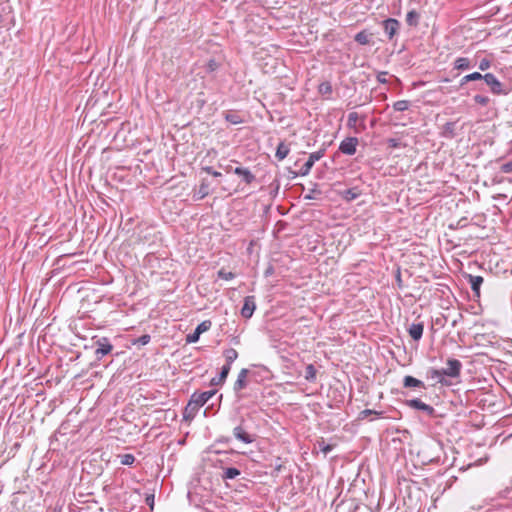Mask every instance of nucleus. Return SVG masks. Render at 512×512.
I'll return each instance as SVG.
<instances>
[{
    "instance_id": "nucleus-1",
    "label": "nucleus",
    "mask_w": 512,
    "mask_h": 512,
    "mask_svg": "<svg viewBox=\"0 0 512 512\" xmlns=\"http://www.w3.org/2000/svg\"><path fill=\"white\" fill-rule=\"evenodd\" d=\"M216 393L217 390L215 389L205 392H194L183 410V419L187 422L192 421L198 410L204 406L208 400L211 399Z\"/></svg>"
},
{
    "instance_id": "nucleus-2",
    "label": "nucleus",
    "mask_w": 512,
    "mask_h": 512,
    "mask_svg": "<svg viewBox=\"0 0 512 512\" xmlns=\"http://www.w3.org/2000/svg\"><path fill=\"white\" fill-rule=\"evenodd\" d=\"M441 450H409V459L415 468H421L428 464L441 462Z\"/></svg>"
},
{
    "instance_id": "nucleus-3",
    "label": "nucleus",
    "mask_w": 512,
    "mask_h": 512,
    "mask_svg": "<svg viewBox=\"0 0 512 512\" xmlns=\"http://www.w3.org/2000/svg\"><path fill=\"white\" fill-rule=\"evenodd\" d=\"M95 348L94 354L97 361H100L104 356L110 354L113 350V345L107 337L93 338Z\"/></svg>"
},
{
    "instance_id": "nucleus-4",
    "label": "nucleus",
    "mask_w": 512,
    "mask_h": 512,
    "mask_svg": "<svg viewBox=\"0 0 512 512\" xmlns=\"http://www.w3.org/2000/svg\"><path fill=\"white\" fill-rule=\"evenodd\" d=\"M482 81L485 82V84L490 88V91L495 95H507L509 93V89H507L505 85L492 73L483 74Z\"/></svg>"
},
{
    "instance_id": "nucleus-5",
    "label": "nucleus",
    "mask_w": 512,
    "mask_h": 512,
    "mask_svg": "<svg viewBox=\"0 0 512 512\" xmlns=\"http://www.w3.org/2000/svg\"><path fill=\"white\" fill-rule=\"evenodd\" d=\"M403 404L413 410L423 412L430 418L436 417V410L431 405L424 403L420 398L406 399L403 401Z\"/></svg>"
},
{
    "instance_id": "nucleus-6",
    "label": "nucleus",
    "mask_w": 512,
    "mask_h": 512,
    "mask_svg": "<svg viewBox=\"0 0 512 512\" xmlns=\"http://www.w3.org/2000/svg\"><path fill=\"white\" fill-rule=\"evenodd\" d=\"M325 154V149H320L319 151L313 152L309 155L308 160L303 164L300 168L299 172H295L294 175L306 176L310 173L313 165L316 161L320 160Z\"/></svg>"
},
{
    "instance_id": "nucleus-7",
    "label": "nucleus",
    "mask_w": 512,
    "mask_h": 512,
    "mask_svg": "<svg viewBox=\"0 0 512 512\" xmlns=\"http://www.w3.org/2000/svg\"><path fill=\"white\" fill-rule=\"evenodd\" d=\"M401 23L395 18H387L382 21V27L388 40L392 41L399 33Z\"/></svg>"
},
{
    "instance_id": "nucleus-8",
    "label": "nucleus",
    "mask_w": 512,
    "mask_h": 512,
    "mask_svg": "<svg viewBox=\"0 0 512 512\" xmlns=\"http://www.w3.org/2000/svg\"><path fill=\"white\" fill-rule=\"evenodd\" d=\"M358 144L357 137H346L341 141L338 150L345 155L352 156L356 153Z\"/></svg>"
},
{
    "instance_id": "nucleus-9",
    "label": "nucleus",
    "mask_w": 512,
    "mask_h": 512,
    "mask_svg": "<svg viewBox=\"0 0 512 512\" xmlns=\"http://www.w3.org/2000/svg\"><path fill=\"white\" fill-rule=\"evenodd\" d=\"M212 326V322L210 320H204L200 324L197 325L195 330L186 336V343H196L198 342L200 335L206 331H208Z\"/></svg>"
},
{
    "instance_id": "nucleus-10",
    "label": "nucleus",
    "mask_w": 512,
    "mask_h": 512,
    "mask_svg": "<svg viewBox=\"0 0 512 512\" xmlns=\"http://www.w3.org/2000/svg\"><path fill=\"white\" fill-rule=\"evenodd\" d=\"M243 306L241 308V316L245 319H250L254 311L256 310V299L255 296H246L243 301Z\"/></svg>"
},
{
    "instance_id": "nucleus-11",
    "label": "nucleus",
    "mask_w": 512,
    "mask_h": 512,
    "mask_svg": "<svg viewBox=\"0 0 512 512\" xmlns=\"http://www.w3.org/2000/svg\"><path fill=\"white\" fill-rule=\"evenodd\" d=\"M233 436L243 444H251L254 441V434H250L242 426L233 429Z\"/></svg>"
},
{
    "instance_id": "nucleus-12",
    "label": "nucleus",
    "mask_w": 512,
    "mask_h": 512,
    "mask_svg": "<svg viewBox=\"0 0 512 512\" xmlns=\"http://www.w3.org/2000/svg\"><path fill=\"white\" fill-rule=\"evenodd\" d=\"M466 278L468 279V282L470 284V287H471V290L473 292L474 298H479L480 297V288H481V285L484 282L483 277L482 276H474V275H471V274H467Z\"/></svg>"
},
{
    "instance_id": "nucleus-13",
    "label": "nucleus",
    "mask_w": 512,
    "mask_h": 512,
    "mask_svg": "<svg viewBox=\"0 0 512 512\" xmlns=\"http://www.w3.org/2000/svg\"><path fill=\"white\" fill-rule=\"evenodd\" d=\"M249 374V370L246 368H243L240 370L237 380L235 381L233 385V390L236 394H238L241 390L247 387V376Z\"/></svg>"
},
{
    "instance_id": "nucleus-14",
    "label": "nucleus",
    "mask_w": 512,
    "mask_h": 512,
    "mask_svg": "<svg viewBox=\"0 0 512 512\" xmlns=\"http://www.w3.org/2000/svg\"><path fill=\"white\" fill-rule=\"evenodd\" d=\"M447 370L449 372V377L457 378L460 376L462 363L455 358H450L447 360Z\"/></svg>"
},
{
    "instance_id": "nucleus-15",
    "label": "nucleus",
    "mask_w": 512,
    "mask_h": 512,
    "mask_svg": "<svg viewBox=\"0 0 512 512\" xmlns=\"http://www.w3.org/2000/svg\"><path fill=\"white\" fill-rule=\"evenodd\" d=\"M233 173L242 178L246 184H251L255 181V175L248 169L242 166L234 168Z\"/></svg>"
},
{
    "instance_id": "nucleus-16",
    "label": "nucleus",
    "mask_w": 512,
    "mask_h": 512,
    "mask_svg": "<svg viewBox=\"0 0 512 512\" xmlns=\"http://www.w3.org/2000/svg\"><path fill=\"white\" fill-rule=\"evenodd\" d=\"M402 384H403L404 388H413V389H425L426 388V385L423 381H421L411 375H406L403 378Z\"/></svg>"
},
{
    "instance_id": "nucleus-17",
    "label": "nucleus",
    "mask_w": 512,
    "mask_h": 512,
    "mask_svg": "<svg viewBox=\"0 0 512 512\" xmlns=\"http://www.w3.org/2000/svg\"><path fill=\"white\" fill-rule=\"evenodd\" d=\"M408 333H409V336L414 340V341H419L422 336H423V331H424V323L423 322H419V323H412L409 328L407 329Z\"/></svg>"
},
{
    "instance_id": "nucleus-18",
    "label": "nucleus",
    "mask_w": 512,
    "mask_h": 512,
    "mask_svg": "<svg viewBox=\"0 0 512 512\" xmlns=\"http://www.w3.org/2000/svg\"><path fill=\"white\" fill-rule=\"evenodd\" d=\"M339 195L344 201L352 202L361 195V191L358 187H352L343 191H339Z\"/></svg>"
},
{
    "instance_id": "nucleus-19",
    "label": "nucleus",
    "mask_w": 512,
    "mask_h": 512,
    "mask_svg": "<svg viewBox=\"0 0 512 512\" xmlns=\"http://www.w3.org/2000/svg\"><path fill=\"white\" fill-rule=\"evenodd\" d=\"M229 373H230L229 366L228 365H223L221 367V370H220V373L218 374V376H216V377L211 379L210 385L211 386H220V385L224 384V382L226 381Z\"/></svg>"
},
{
    "instance_id": "nucleus-20",
    "label": "nucleus",
    "mask_w": 512,
    "mask_h": 512,
    "mask_svg": "<svg viewBox=\"0 0 512 512\" xmlns=\"http://www.w3.org/2000/svg\"><path fill=\"white\" fill-rule=\"evenodd\" d=\"M224 119L233 125L242 124L245 122L244 118L238 111L229 110L223 113Z\"/></svg>"
},
{
    "instance_id": "nucleus-21",
    "label": "nucleus",
    "mask_w": 512,
    "mask_h": 512,
    "mask_svg": "<svg viewBox=\"0 0 512 512\" xmlns=\"http://www.w3.org/2000/svg\"><path fill=\"white\" fill-rule=\"evenodd\" d=\"M426 378L429 380H435L436 383H440L442 385H449L450 383L443 377H441L439 369H435L430 367L426 371Z\"/></svg>"
},
{
    "instance_id": "nucleus-22",
    "label": "nucleus",
    "mask_w": 512,
    "mask_h": 512,
    "mask_svg": "<svg viewBox=\"0 0 512 512\" xmlns=\"http://www.w3.org/2000/svg\"><path fill=\"white\" fill-rule=\"evenodd\" d=\"M473 67L471 60L466 57H458L454 61V68L457 70H468Z\"/></svg>"
},
{
    "instance_id": "nucleus-23",
    "label": "nucleus",
    "mask_w": 512,
    "mask_h": 512,
    "mask_svg": "<svg viewBox=\"0 0 512 512\" xmlns=\"http://www.w3.org/2000/svg\"><path fill=\"white\" fill-rule=\"evenodd\" d=\"M209 193H210L209 183L206 180H202V182L199 186V189L195 193L194 197L197 200H201V199L205 198L206 196H208Z\"/></svg>"
},
{
    "instance_id": "nucleus-24",
    "label": "nucleus",
    "mask_w": 512,
    "mask_h": 512,
    "mask_svg": "<svg viewBox=\"0 0 512 512\" xmlns=\"http://www.w3.org/2000/svg\"><path fill=\"white\" fill-rule=\"evenodd\" d=\"M420 21V14L416 10H410L406 14V23L411 27H417Z\"/></svg>"
},
{
    "instance_id": "nucleus-25",
    "label": "nucleus",
    "mask_w": 512,
    "mask_h": 512,
    "mask_svg": "<svg viewBox=\"0 0 512 512\" xmlns=\"http://www.w3.org/2000/svg\"><path fill=\"white\" fill-rule=\"evenodd\" d=\"M290 152V149L288 147V145H286L283 141L280 142L277 146V149H276V153H275V157L279 160V161H282L284 160L288 154Z\"/></svg>"
},
{
    "instance_id": "nucleus-26",
    "label": "nucleus",
    "mask_w": 512,
    "mask_h": 512,
    "mask_svg": "<svg viewBox=\"0 0 512 512\" xmlns=\"http://www.w3.org/2000/svg\"><path fill=\"white\" fill-rule=\"evenodd\" d=\"M354 40L360 45H368L371 41V34L366 30H362L354 36Z\"/></svg>"
},
{
    "instance_id": "nucleus-27",
    "label": "nucleus",
    "mask_w": 512,
    "mask_h": 512,
    "mask_svg": "<svg viewBox=\"0 0 512 512\" xmlns=\"http://www.w3.org/2000/svg\"><path fill=\"white\" fill-rule=\"evenodd\" d=\"M482 75L483 74H481L480 72H473V73H470L468 75H465L460 80V87H463L468 82L482 81Z\"/></svg>"
},
{
    "instance_id": "nucleus-28",
    "label": "nucleus",
    "mask_w": 512,
    "mask_h": 512,
    "mask_svg": "<svg viewBox=\"0 0 512 512\" xmlns=\"http://www.w3.org/2000/svg\"><path fill=\"white\" fill-rule=\"evenodd\" d=\"M223 354L226 361L224 365H228L229 368L231 369L232 363L238 358V352L233 348H229L226 349Z\"/></svg>"
},
{
    "instance_id": "nucleus-29",
    "label": "nucleus",
    "mask_w": 512,
    "mask_h": 512,
    "mask_svg": "<svg viewBox=\"0 0 512 512\" xmlns=\"http://www.w3.org/2000/svg\"><path fill=\"white\" fill-rule=\"evenodd\" d=\"M240 475V470L235 467H227L223 470L222 479L228 480V479H235L237 476Z\"/></svg>"
},
{
    "instance_id": "nucleus-30",
    "label": "nucleus",
    "mask_w": 512,
    "mask_h": 512,
    "mask_svg": "<svg viewBox=\"0 0 512 512\" xmlns=\"http://www.w3.org/2000/svg\"><path fill=\"white\" fill-rule=\"evenodd\" d=\"M470 459H471V461L468 462L466 466H461L460 469L483 465L484 463H486L488 461L489 458H488L487 454H484L483 456H480L473 461H472V459H473L472 456H470Z\"/></svg>"
},
{
    "instance_id": "nucleus-31",
    "label": "nucleus",
    "mask_w": 512,
    "mask_h": 512,
    "mask_svg": "<svg viewBox=\"0 0 512 512\" xmlns=\"http://www.w3.org/2000/svg\"><path fill=\"white\" fill-rule=\"evenodd\" d=\"M443 135L445 137H448V138H454L456 133H455V123L454 122H447L445 123V125L443 126Z\"/></svg>"
},
{
    "instance_id": "nucleus-32",
    "label": "nucleus",
    "mask_w": 512,
    "mask_h": 512,
    "mask_svg": "<svg viewBox=\"0 0 512 512\" xmlns=\"http://www.w3.org/2000/svg\"><path fill=\"white\" fill-rule=\"evenodd\" d=\"M317 370L313 364H309L305 368V379L309 382H313L316 379Z\"/></svg>"
},
{
    "instance_id": "nucleus-33",
    "label": "nucleus",
    "mask_w": 512,
    "mask_h": 512,
    "mask_svg": "<svg viewBox=\"0 0 512 512\" xmlns=\"http://www.w3.org/2000/svg\"><path fill=\"white\" fill-rule=\"evenodd\" d=\"M219 67L220 63L214 58L209 59L204 65V69L207 73H213L218 70Z\"/></svg>"
},
{
    "instance_id": "nucleus-34",
    "label": "nucleus",
    "mask_w": 512,
    "mask_h": 512,
    "mask_svg": "<svg viewBox=\"0 0 512 512\" xmlns=\"http://www.w3.org/2000/svg\"><path fill=\"white\" fill-rule=\"evenodd\" d=\"M410 102L408 100H398L393 104L395 111L403 112L408 110Z\"/></svg>"
},
{
    "instance_id": "nucleus-35",
    "label": "nucleus",
    "mask_w": 512,
    "mask_h": 512,
    "mask_svg": "<svg viewBox=\"0 0 512 512\" xmlns=\"http://www.w3.org/2000/svg\"><path fill=\"white\" fill-rule=\"evenodd\" d=\"M358 119L359 115L356 112L349 113L347 119V127L350 129H355Z\"/></svg>"
},
{
    "instance_id": "nucleus-36",
    "label": "nucleus",
    "mask_w": 512,
    "mask_h": 512,
    "mask_svg": "<svg viewBox=\"0 0 512 512\" xmlns=\"http://www.w3.org/2000/svg\"><path fill=\"white\" fill-rule=\"evenodd\" d=\"M151 341V336L149 334H143L141 335L140 337H138L137 339H135L133 341V344L134 345H138V346H145L147 345L149 342Z\"/></svg>"
},
{
    "instance_id": "nucleus-37",
    "label": "nucleus",
    "mask_w": 512,
    "mask_h": 512,
    "mask_svg": "<svg viewBox=\"0 0 512 512\" xmlns=\"http://www.w3.org/2000/svg\"><path fill=\"white\" fill-rule=\"evenodd\" d=\"M473 101L481 106H487L490 102V98L481 94H477L473 97Z\"/></svg>"
},
{
    "instance_id": "nucleus-38",
    "label": "nucleus",
    "mask_w": 512,
    "mask_h": 512,
    "mask_svg": "<svg viewBox=\"0 0 512 512\" xmlns=\"http://www.w3.org/2000/svg\"><path fill=\"white\" fill-rule=\"evenodd\" d=\"M217 276L218 278L220 279H223V280H232L235 278V273L233 272H227L225 271L224 269H220L218 272H217Z\"/></svg>"
},
{
    "instance_id": "nucleus-39",
    "label": "nucleus",
    "mask_w": 512,
    "mask_h": 512,
    "mask_svg": "<svg viewBox=\"0 0 512 512\" xmlns=\"http://www.w3.org/2000/svg\"><path fill=\"white\" fill-rule=\"evenodd\" d=\"M121 458L122 465H132L135 461V457L132 454L119 455Z\"/></svg>"
},
{
    "instance_id": "nucleus-40",
    "label": "nucleus",
    "mask_w": 512,
    "mask_h": 512,
    "mask_svg": "<svg viewBox=\"0 0 512 512\" xmlns=\"http://www.w3.org/2000/svg\"><path fill=\"white\" fill-rule=\"evenodd\" d=\"M319 92L321 94H331L332 93V85L330 82H323L319 85Z\"/></svg>"
},
{
    "instance_id": "nucleus-41",
    "label": "nucleus",
    "mask_w": 512,
    "mask_h": 512,
    "mask_svg": "<svg viewBox=\"0 0 512 512\" xmlns=\"http://www.w3.org/2000/svg\"><path fill=\"white\" fill-rule=\"evenodd\" d=\"M383 412H379V411H376V410H372V409H365L363 411L360 412L359 416L361 419H364L370 415H376V416H380L382 415Z\"/></svg>"
},
{
    "instance_id": "nucleus-42",
    "label": "nucleus",
    "mask_w": 512,
    "mask_h": 512,
    "mask_svg": "<svg viewBox=\"0 0 512 512\" xmlns=\"http://www.w3.org/2000/svg\"><path fill=\"white\" fill-rule=\"evenodd\" d=\"M387 145H388V147L393 148V149H397V148H401V147L405 146V145H402L400 140L396 139V138L387 139Z\"/></svg>"
},
{
    "instance_id": "nucleus-43",
    "label": "nucleus",
    "mask_w": 512,
    "mask_h": 512,
    "mask_svg": "<svg viewBox=\"0 0 512 512\" xmlns=\"http://www.w3.org/2000/svg\"><path fill=\"white\" fill-rule=\"evenodd\" d=\"M491 67V61L487 58H483L479 63V69L481 71H486Z\"/></svg>"
},
{
    "instance_id": "nucleus-44",
    "label": "nucleus",
    "mask_w": 512,
    "mask_h": 512,
    "mask_svg": "<svg viewBox=\"0 0 512 512\" xmlns=\"http://www.w3.org/2000/svg\"><path fill=\"white\" fill-rule=\"evenodd\" d=\"M202 170L213 177H220L222 175L220 172L215 171L211 166L202 167Z\"/></svg>"
},
{
    "instance_id": "nucleus-45",
    "label": "nucleus",
    "mask_w": 512,
    "mask_h": 512,
    "mask_svg": "<svg viewBox=\"0 0 512 512\" xmlns=\"http://www.w3.org/2000/svg\"><path fill=\"white\" fill-rule=\"evenodd\" d=\"M211 463H212V466L214 467H219L221 468L222 470L225 469L224 467V460L220 459V458H216V459H210Z\"/></svg>"
},
{
    "instance_id": "nucleus-46",
    "label": "nucleus",
    "mask_w": 512,
    "mask_h": 512,
    "mask_svg": "<svg viewBox=\"0 0 512 512\" xmlns=\"http://www.w3.org/2000/svg\"><path fill=\"white\" fill-rule=\"evenodd\" d=\"M503 173H512V161L506 162L501 166Z\"/></svg>"
},
{
    "instance_id": "nucleus-47",
    "label": "nucleus",
    "mask_w": 512,
    "mask_h": 512,
    "mask_svg": "<svg viewBox=\"0 0 512 512\" xmlns=\"http://www.w3.org/2000/svg\"><path fill=\"white\" fill-rule=\"evenodd\" d=\"M146 504L153 509L154 506V494H147L145 498Z\"/></svg>"
},
{
    "instance_id": "nucleus-48",
    "label": "nucleus",
    "mask_w": 512,
    "mask_h": 512,
    "mask_svg": "<svg viewBox=\"0 0 512 512\" xmlns=\"http://www.w3.org/2000/svg\"><path fill=\"white\" fill-rule=\"evenodd\" d=\"M315 193L320 194L321 192L317 189H312L308 195L304 197L306 200H314L316 199Z\"/></svg>"
},
{
    "instance_id": "nucleus-49",
    "label": "nucleus",
    "mask_w": 512,
    "mask_h": 512,
    "mask_svg": "<svg viewBox=\"0 0 512 512\" xmlns=\"http://www.w3.org/2000/svg\"><path fill=\"white\" fill-rule=\"evenodd\" d=\"M386 75H387V72H380V73L377 75V80H378V82H379V83H382V84L387 83Z\"/></svg>"
},
{
    "instance_id": "nucleus-50",
    "label": "nucleus",
    "mask_w": 512,
    "mask_h": 512,
    "mask_svg": "<svg viewBox=\"0 0 512 512\" xmlns=\"http://www.w3.org/2000/svg\"><path fill=\"white\" fill-rule=\"evenodd\" d=\"M396 282H397V285L399 288H402L403 286V283H402V279H401V272H400V269L397 270V273H396Z\"/></svg>"
},
{
    "instance_id": "nucleus-51",
    "label": "nucleus",
    "mask_w": 512,
    "mask_h": 512,
    "mask_svg": "<svg viewBox=\"0 0 512 512\" xmlns=\"http://www.w3.org/2000/svg\"><path fill=\"white\" fill-rule=\"evenodd\" d=\"M220 167H222L224 169V171L227 173H231V172L233 173L234 168L232 167V165H227L224 167L222 165H220Z\"/></svg>"
},
{
    "instance_id": "nucleus-52",
    "label": "nucleus",
    "mask_w": 512,
    "mask_h": 512,
    "mask_svg": "<svg viewBox=\"0 0 512 512\" xmlns=\"http://www.w3.org/2000/svg\"><path fill=\"white\" fill-rule=\"evenodd\" d=\"M439 371H440L441 377H443V378H445V376L449 377V372H448L447 368L439 369Z\"/></svg>"
},
{
    "instance_id": "nucleus-53",
    "label": "nucleus",
    "mask_w": 512,
    "mask_h": 512,
    "mask_svg": "<svg viewBox=\"0 0 512 512\" xmlns=\"http://www.w3.org/2000/svg\"><path fill=\"white\" fill-rule=\"evenodd\" d=\"M272 273H273V268H272V267H269V268H267V269H266V271H265V273H264V274H265V276H269V275H271Z\"/></svg>"
},
{
    "instance_id": "nucleus-54",
    "label": "nucleus",
    "mask_w": 512,
    "mask_h": 512,
    "mask_svg": "<svg viewBox=\"0 0 512 512\" xmlns=\"http://www.w3.org/2000/svg\"><path fill=\"white\" fill-rule=\"evenodd\" d=\"M231 342H232L233 344H235V345H238V344L240 343V340H239V338H238V337H233V338H232V340H231Z\"/></svg>"
},
{
    "instance_id": "nucleus-55",
    "label": "nucleus",
    "mask_w": 512,
    "mask_h": 512,
    "mask_svg": "<svg viewBox=\"0 0 512 512\" xmlns=\"http://www.w3.org/2000/svg\"><path fill=\"white\" fill-rule=\"evenodd\" d=\"M282 465L279 463V459L275 463V470L280 471Z\"/></svg>"
},
{
    "instance_id": "nucleus-56",
    "label": "nucleus",
    "mask_w": 512,
    "mask_h": 512,
    "mask_svg": "<svg viewBox=\"0 0 512 512\" xmlns=\"http://www.w3.org/2000/svg\"><path fill=\"white\" fill-rule=\"evenodd\" d=\"M229 441H230L229 438H225V439L221 438V439L218 440L219 443H226V444L229 443Z\"/></svg>"
},
{
    "instance_id": "nucleus-57",
    "label": "nucleus",
    "mask_w": 512,
    "mask_h": 512,
    "mask_svg": "<svg viewBox=\"0 0 512 512\" xmlns=\"http://www.w3.org/2000/svg\"><path fill=\"white\" fill-rule=\"evenodd\" d=\"M474 89H476V90H483L482 84L475 85Z\"/></svg>"
},
{
    "instance_id": "nucleus-58",
    "label": "nucleus",
    "mask_w": 512,
    "mask_h": 512,
    "mask_svg": "<svg viewBox=\"0 0 512 512\" xmlns=\"http://www.w3.org/2000/svg\"><path fill=\"white\" fill-rule=\"evenodd\" d=\"M458 321H459V319H454L452 321V326L455 327L457 325Z\"/></svg>"
},
{
    "instance_id": "nucleus-59",
    "label": "nucleus",
    "mask_w": 512,
    "mask_h": 512,
    "mask_svg": "<svg viewBox=\"0 0 512 512\" xmlns=\"http://www.w3.org/2000/svg\"><path fill=\"white\" fill-rule=\"evenodd\" d=\"M19 447H20V444H19L18 442H16V443L13 445V447H12V448L17 449V448H19Z\"/></svg>"
},
{
    "instance_id": "nucleus-60",
    "label": "nucleus",
    "mask_w": 512,
    "mask_h": 512,
    "mask_svg": "<svg viewBox=\"0 0 512 512\" xmlns=\"http://www.w3.org/2000/svg\"><path fill=\"white\" fill-rule=\"evenodd\" d=\"M397 392H398V393H400V394H402L403 396H407V395H408V393H407V392H405V391H397Z\"/></svg>"
},
{
    "instance_id": "nucleus-61",
    "label": "nucleus",
    "mask_w": 512,
    "mask_h": 512,
    "mask_svg": "<svg viewBox=\"0 0 512 512\" xmlns=\"http://www.w3.org/2000/svg\"><path fill=\"white\" fill-rule=\"evenodd\" d=\"M321 451L323 452L324 456H326V453H327L329 450L323 449V450H321Z\"/></svg>"
},
{
    "instance_id": "nucleus-62",
    "label": "nucleus",
    "mask_w": 512,
    "mask_h": 512,
    "mask_svg": "<svg viewBox=\"0 0 512 512\" xmlns=\"http://www.w3.org/2000/svg\"><path fill=\"white\" fill-rule=\"evenodd\" d=\"M323 448L328 449V448H332V446L331 445H326Z\"/></svg>"
},
{
    "instance_id": "nucleus-63",
    "label": "nucleus",
    "mask_w": 512,
    "mask_h": 512,
    "mask_svg": "<svg viewBox=\"0 0 512 512\" xmlns=\"http://www.w3.org/2000/svg\"><path fill=\"white\" fill-rule=\"evenodd\" d=\"M458 318H459V319H462V318H463V315H462V314H459V315H458Z\"/></svg>"
},
{
    "instance_id": "nucleus-64",
    "label": "nucleus",
    "mask_w": 512,
    "mask_h": 512,
    "mask_svg": "<svg viewBox=\"0 0 512 512\" xmlns=\"http://www.w3.org/2000/svg\"><path fill=\"white\" fill-rule=\"evenodd\" d=\"M451 451H452V453H453V454H454V453H456V452H458V451H457V450H455V449H452Z\"/></svg>"
}]
</instances>
